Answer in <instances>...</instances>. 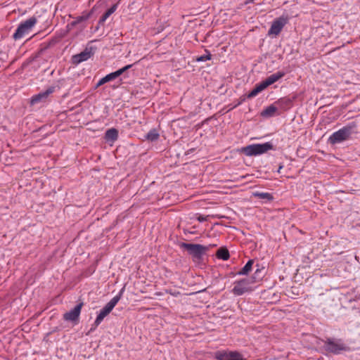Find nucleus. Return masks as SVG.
<instances>
[{
    "mask_svg": "<svg viewBox=\"0 0 360 360\" xmlns=\"http://www.w3.org/2000/svg\"><path fill=\"white\" fill-rule=\"evenodd\" d=\"M108 82L114 80L117 78L115 72H111L105 76Z\"/></svg>",
    "mask_w": 360,
    "mask_h": 360,
    "instance_id": "c756f323",
    "label": "nucleus"
},
{
    "mask_svg": "<svg viewBox=\"0 0 360 360\" xmlns=\"http://www.w3.org/2000/svg\"><path fill=\"white\" fill-rule=\"evenodd\" d=\"M253 195L259 199L266 200L267 201H271L274 199L273 195L269 193L255 192L253 193Z\"/></svg>",
    "mask_w": 360,
    "mask_h": 360,
    "instance_id": "b1692460",
    "label": "nucleus"
},
{
    "mask_svg": "<svg viewBox=\"0 0 360 360\" xmlns=\"http://www.w3.org/2000/svg\"><path fill=\"white\" fill-rule=\"evenodd\" d=\"M207 54L206 55H202L200 57H198L196 58V61L198 62H203V61H206V60H210L212 58V55L211 53L207 51V50H205Z\"/></svg>",
    "mask_w": 360,
    "mask_h": 360,
    "instance_id": "bb28decb",
    "label": "nucleus"
},
{
    "mask_svg": "<svg viewBox=\"0 0 360 360\" xmlns=\"http://www.w3.org/2000/svg\"><path fill=\"white\" fill-rule=\"evenodd\" d=\"M83 305L84 303L82 302L77 304L72 310L63 314V319L67 321L77 323Z\"/></svg>",
    "mask_w": 360,
    "mask_h": 360,
    "instance_id": "1a4fd4ad",
    "label": "nucleus"
},
{
    "mask_svg": "<svg viewBox=\"0 0 360 360\" xmlns=\"http://www.w3.org/2000/svg\"><path fill=\"white\" fill-rule=\"evenodd\" d=\"M282 167H283V166H282V165H281V166L279 167V168H278V172H280V171H281V169H282Z\"/></svg>",
    "mask_w": 360,
    "mask_h": 360,
    "instance_id": "473e14b6",
    "label": "nucleus"
},
{
    "mask_svg": "<svg viewBox=\"0 0 360 360\" xmlns=\"http://www.w3.org/2000/svg\"><path fill=\"white\" fill-rule=\"evenodd\" d=\"M180 247L187 250L188 254L192 256L194 262L200 260L202 255L208 250L205 246L193 243H181Z\"/></svg>",
    "mask_w": 360,
    "mask_h": 360,
    "instance_id": "39448f33",
    "label": "nucleus"
},
{
    "mask_svg": "<svg viewBox=\"0 0 360 360\" xmlns=\"http://www.w3.org/2000/svg\"><path fill=\"white\" fill-rule=\"evenodd\" d=\"M215 358L217 360H245L242 355L237 352L230 353L217 352L215 354Z\"/></svg>",
    "mask_w": 360,
    "mask_h": 360,
    "instance_id": "9d476101",
    "label": "nucleus"
},
{
    "mask_svg": "<svg viewBox=\"0 0 360 360\" xmlns=\"http://www.w3.org/2000/svg\"><path fill=\"white\" fill-rule=\"evenodd\" d=\"M111 311L112 310L105 305L101 310L100 313L98 314V315L97 316V317L94 321V323L92 325V327L91 328L90 330L89 331V333L87 334H89L91 331L94 330L99 326V324L102 322L103 319L105 316H107L110 313Z\"/></svg>",
    "mask_w": 360,
    "mask_h": 360,
    "instance_id": "9b49d317",
    "label": "nucleus"
},
{
    "mask_svg": "<svg viewBox=\"0 0 360 360\" xmlns=\"http://www.w3.org/2000/svg\"><path fill=\"white\" fill-rule=\"evenodd\" d=\"M292 100L289 98H282L279 99L276 103L279 105L281 107L290 108L292 105Z\"/></svg>",
    "mask_w": 360,
    "mask_h": 360,
    "instance_id": "393cba45",
    "label": "nucleus"
},
{
    "mask_svg": "<svg viewBox=\"0 0 360 360\" xmlns=\"http://www.w3.org/2000/svg\"><path fill=\"white\" fill-rule=\"evenodd\" d=\"M132 65H133L132 64L127 65L123 67L122 68H120V69L117 70V71L114 72L116 77H118L119 76L122 75L124 72H126L127 70L130 69L132 67Z\"/></svg>",
    "mask_w": 360,
    "mask_h": 360,
    "instance_id": "cd10ccee",
    "label": "nucleus"
},
{
    "mask_svg": "<svg viewBox=\"0 0 360 360\" xmlns=\"http://www.w3.org/2000/svg\"><path fill=\"white\" fill-rule=\"evenodd\" d=\"M167 292H169L170 295H173V296H177L178 295H179V294H180V292H172L171 290H169V291H167Z\"/></svg>",
    "mask_w": 360,
    "mask_h": 360,
    "instance_id": "2f4dec72",
    "label": "nucleus"
},
{
    "mask_svg": "<svg viewBox=\"0 0 360 360\" xmlns=\"http://www.w3.org/2000/svg\"><path fill=\"white\" fill-rule=\"evenodd\" d=\"M322 341L323 342V348L326 352L338 354L349 350V347L342 339L326 338Z\"/></svg>",
    "mask_w": 360,
    "mask_h": 360,
    "instance_id": "f03ea898",
    "label": "nucleus"
},
{
    "mask_svg": "<svg viewBox=\"0 0 360 360\" xmlns=\"http://www.w3.org/2000/svg\"><path fill=\"white\" fill-rule=\"evenodd\" d=\"M240 178L244 179V178H245V176H240Z\"/></svg>",
    "mask_w": 360,
    "mask_h": 360,
    "instance_id": "72a5a7b5",
    "label": "nucleus"
},
{
    "mask_svg": "<svg viewBox=\"0 0 360 360\" xmlns=\"http://www.w3.org/2000/svg\"><path fill=\"white\" fill-rule=\"evenodd\" d=\"M274 149V146L270 142L264 143L252 144L242 148V152L248 156H253L263 154L269 150Z\"/></svg>",
    "mask_w": 360,
    "mask_h": 360,
    "instance_id": "20e7f679",
    "label": "nucleus"
},
{
    "mask_svg": "<svg viewBox=\"0 0 360 360\" xmlns=\"http://www.w3.org/2000/svg\"><path fill=\"white\" fill-rule=\"evenodd\" d=\"M106 82H108V79H106L105 76L104 77H103L102 79H101L97 83L96 86V89H97L98 87H99L100 86L105 84Z\"/></svg>",
    "mask_w": 360,
    "mask_h": 360,
    "instance_id": "c85d7f7f",
    "label": "nucleus"
},
{
    "mask_svg": "<svg viewBox=\"0 0 360 360\" xmlns=\"http://www.w3.org/2000/svg\"><path fill=\"white\" fill-rule=\"evenodd\" d=\"M159 134L155 129H151L146 136V139L150 141H156L159 139Z\"/></svg>",
    "mask_w": 360,
    "mask_h": 360,
    "instance_id": "a878e982",
    "label": "nucleus"
},
{
    "mask_svg": "<svg viewBox=\"0 0 360 360\" xmlns=\"http://www.w3.org/2000/svg\"><path fill=\"white\" fill-rule=\"evenodd\" d=\"M265 88L262 85V84L260 82L255 86V88L247 95V97L248 98H252L255 96H256L259 92L264 90Z\"/></svg>",
    "mask_w": 360,
    "mask_h": 360,
    "instance_id": "aec40b11",
    "label": "nucleus"
},
{
    "mask_svg": "<svg viewBox=\"0 0 360 360\" xmlns=\"http://www.w3.org/2000/svg\"><path fill=\"white\" fill-rule=\"evenodd\" d=\"M216 256L223 260H228L230 257L229 252L226 248H220L217 251Z\"/></svg>",
    "mask_w": 360,
    "mask_h": 360,
    "instance_id": "a211bd4d",
    "label": "nucleus"
},
{
    "mask_svg": "<svg viewBox=\"0 0 360 360\" xmlns=\"http://www.w3.org/2000/svg\"><path fill=\"white\" fill-rule=\"evenodd\" d=\"M37 18L35 17H32L21 22L17 28L15 32L13 34V39L17 40L23 37L25 34H28L37 23Z\"/></svg>",
    "mask_w": 360,
    "mask_h": 360,
    "instance_id": "423d86ee",
    "label": "nucleus"
},
{
    "mask_svg": "<svg viewBox=\"0 0 360 360\" xmlns=\"http://www.w3.org/2000/svg\"><path fill=\"white\" fill-rule=\"evenodd\" d=\"M54 86L48 88L45 91L41 92L39 94L34 96L32 98L31 103L34 104L41 101L42 100H45L54 91Z\"/></svg>",
    "mask_w": 360,
    "mask_h": 360,
    "instance_id": "ddd939ff",
    "label": "nucleus"
},
{
    "mask_svg": "<svg viewBox=\"0 0 360 360\" xmlns=\"http://www.w3.org/2000/svg\"><path fill=\"white\" fill-rule=\"evenodd\" d=\"M117 4L112 5L109 9H108L105 13L102 15L100 19V22H105L110 15H112L117 9Z\"/></svg>",
    "mask_w": 360,
    "mask_h": 360,
    "instance_id": "5701e85b",
    "label": "nucleus"
},
{
    "mask_svg": "<svg viewBox=\"0 0 360 360\" xmlns=\"http://www.w3.org/2000/svg\"><path fill=\"white\" fill-rule=\"evenodd\" d=\"M105 138L108 141H114L117 140L118 138V131L115 128L108 129L105 132Z\"/></svg>",
    "mask_w": 360,
    "mask_h": 360,
    "instance_id": "f3484780",
    "label": "nucleus"
},
{
    "mask_svg": "<svg viewBox=\"0 0 360 360\" xmlns=\"http://www.w3.org/2000/svg\"><path fill=\"white\" fill-rule=\"evenodd\" d=\"M356 124L354 123L349 124L348 125L342 127L338 131L334 132L328 139V141L331 144L341 143L344 141L349 139L355 129Z\"/></svg>",
    "mask_w": 360,
    "mask_h": 360,
    "instance_id": "7ed1b4c3",
    "label": "nucleus"
},
{
    "mask_svg": "<svg viewBox=\"0 0 360 360\" xmlns=\"http://www.w3.org/2000/svg\"><path fill=\"white\" fill-rule=\"evenodd\" d=\"M288 17L282 15L276 19H275L270 27V29L268 31L269 35H275L277 36L280 34V32L282 31L284 26L288 23Z\"/></svg>",
    "mask_w": 360,
    "mask_h": 360,
    "instance_id": "0eeeda50",
    "label": "nucleus"
},
{
    "mask_svg": "<svg viewBox=\"0 0 360 360\" xmlns=\"http://www.w3.org/2000/svg\"><path fill=\"white\" fill-rule=\"evenodd\" d=\"M254 261L252 259H250L246 264L237 273L238 275H248L249 272L252 270V264Z\"/></svg>",
    "mask_w": 360,
    "mask_h": 360,
    "instance_id": "412c9836",
    "label": "nucleus"
},
{
    "mask_svg": "<svg viewBox=\"0 0 360 360\" xmlns=\"http://www.w3.org/2000/svg\"><path fill=\"white\" fill-rule=\"evenodd\" d=\"M276 111L277 108L272 104L266 107L264 110H262L261 112V115L264 117H271L274 116Z\"/></svg>",
    "mask_w": 360,
    "mask_h": 360,
    "instance_id": "2eb2a0df",
    "label": "nucleus"
},
{
    "mask_svg": "<svg viewBox=\"0 0 360 360\" xmlns=\"http://www.w3.org/2000/svg\"><path fill=\"white\" fill-rule=\"evenodd\" d=\"M90 15H91L90 13H83L82 15L74 18L75 20H73L71 22V25L75 26L82 22L87 20L90 18Z\"/></svg>",
    "mask_w": 360,
    "mask_h": 360,
    "instance_id": "4be33fe9",
    "label": "nucleus"
},
{
    "mask_svg": "<svg viewBox=\"0 0 360 360\" xmlns=\"http://www.w3.org/2000/svg\"><path fill=\"white\" fill-rule=\"evenodd\" d=\"M261 270L257 269L252 276L235 281L232 292L236 296H240L246 292H252L254 290V284L260 279V278H257Z\"/></svg>",
    "mask_w": 360,
    "mask_h": 360,
    "instance_id": "f257e3e1",
    "label": "nucleus"
},
{
    "mask_svg": "<svg viewBox=\"0 0 360 360\" xmlns=\"http://www.w3.org/2000/svg\"><path fill=\"white\" fill-rule=\"evenodd\" d=\"M207 217L208 216H202V215H200L199 217H197V219L200 221V222H203V221H205L207 220Z\"/></svg>",
    "mask_w": 360,
    "mask_h": 360,
    "instance_id": "7c9ffc66",
    "label": "nucleus"
},
{
    "mask_svg": "<svg viewBox=\"0 0 360 360\" xmlns=\"http://www.w3.org/2000/svg\"><path fill=\"white\" fill-rule=\"evenodd\" d=\"M265 88L262 85V84L260 82L255 86V88L247 95V97L248 98H252L255 96H256L259 92L264 90Z\"/></svg>",
    "mask_w": 360,
    "mask_h": 360,
    "instance_id": "6ab92c4d",
    "label": "nucleus"
},
{
    "mask_svg": "<svg viewBox=\"0 0 360 360\" xmlns=\"http://www.w3.org/2000/svg\"><path fill=\"white\" fill-rule=\"evenodd\" d=\"M285 76V72L278 71L273 75H271L268 77L265 80L262 81L261 83L264 86V88H267L269 86L273 84L282 77Z\"/></svg>",
    "mask_w": 360,
    "mask_h": 360,
    "instance_id": "f8f14e48",
    "label": "nucleus"
},
{
    "mask_svg": "<svg viewBox=\"0 0 360 360\" xmlns=\"http://www.w3.org/2000/svg\"><path fill=\"white\" fill-rule=\"evenodd\" d=\"M54 86L48 88L45 91L41 92L39 94L34 96L32 98L31 103L34 104L41 101L42 100H45L54 91Z\"/></svg>",
    "mask_w": 360,
    "mask_h": 360,
    "instance_id": "4468645a",
    "label": "nucleus"
},
{
    "mask_svg": "<svg viewBox=\"0 0 360 360\" xmlns=\"http://www.w3.org/2000/svg\"><path fill=\"white\" fill-rule=\"evenodd\" d=\"M124 291V288H122L118 295L115 296L112 299L110 300L109 302L107 303L106 306L110 308L111 310L115 307L117 302L121 299L122 294Z\"/></svg>",
    "mask_w": 360,
    "mask_h": 360,
    "instance_id": "dca6fc26",
    "label": "nucleus"
},
{
    "mask_svg": "<svg viewBox=\"0 0 360 360\" xmlns=\"http://www.w3.org/2000/svg\"><path fill=\"white\" fill-rule=\"evenodd\" d=\"M96 48L92 46H87L85 49L79 54L72 56V62L75 65H78L83 61L87 60L92 56H94Z\"/></svg>",
    "mask_w": 360,
    "mask_h": 360,
    "instance_id": "6e6552de",
    "label": "nucleus"
}]
</instances>
